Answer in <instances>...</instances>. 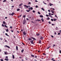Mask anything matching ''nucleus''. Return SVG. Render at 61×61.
Instances as JSON below:
<instances>
[{
  "label": "nucleus",
  "instance_id": "f257e3e1",
  "mask_svg": "<svg viewBox=\"0 0 61 61\" xmlns=\"http://www.w3.org/2000/svg\"><path fill=\"white\" fill-rule=\"evenodd\" d=\"M26 20H24L23 21V25L25 24V23H26Z\"/></svg>",
  "mask_w": 61,
  "mask_h": 61
},
{
  "label": "nucleus",
  "instance_id": "f03ea898",
  "mask_svg": "<svg viewBox=\"0 0 61 61\" xmlns=\"http://www.w3.org/2000/svg\"><path fill=\"white\" fill-rule=\"evenodd\" d=\"M34 40H32V41H30V43H31V44H34Z\"/></svg>",
  "mask_w": 61,
  "mask_h": 61
},
{
  "label": "nucleus",
  "instance_id": "7ed1b4c3",
  "mask_svg": "<svg viewBox=\"0 0 61 61\" xmlns=\"http://www.w3.org/2000/svg\"><path fill=\"white\" fill-rule=\"evenodd\" d=\"M24 6H25V7H26V8H28L29 7H28V6H27V5H24Z\"/></svg>",
  "mask_w": 61,
  "mask_h": 61
},
{
  "label": "nucleus",
  "instance_id": "20e7f679",
  "mask_svg": "<svg viewBox=\"0 0 61 61\" xmlns=\"http://www.w3.org/2000/svg\"><path fill=\"white\" fill-rule=\"evenodd\" d=\"M5 47H8V48H10V47L9 46H8L7 45H5Z\"/></svg>",
  "mask_w": 61,
  "mask_h": 61
},
{
  "label": "nucleus",
  "instance_id": "39448f33",
  "mask_svg": "<svg viewBox=\"0 0 61 61\" xmlns=\"http://www.w3.org/2000/svg\"><path fill=\"white\" fill-rule=\"evenodd\" d=\"M23 34L24 35H26V33L25 32V31H24L23 32Z\"/></svg>",
  "mask_w": 61,
  "mask_h": 61
},
{
  "label": "nucleus",
  "instance_id": "423d86ee",
  "mask_svg": "<svg viewBox=\"0 0 61 61\" xmlns=\"http://www.w3.org/2000/svg\"><path fill=\"white\" fill-rule=\"evenodd\" d=\"M40 39L41 40H43L44 39V37H43L42 36H41Z\"/></svg>",
  "mask_w": 61,
  "mask_h": 61
},
{
  "label": "nucleus",
  "instance_id": "0eeeda50",
  "mask_svg": "<svg viewBox=\"0 0 61 61\" xmlns=\"http://www.w3.org/2000/svg\"><path fill=\"white\" fill-rule=\"evenodd\" d=\"M51 12L52 13H53V14H54V11L53 10H51Z\"/></svg>",
  "mask_w": 61,
  "mask_h": 61
},
{
  "label": "nucleus",
  "instance_id": "6e6552de",
  "mask_svg": "<svg viewBox=\"0 0 61 61\" xmlns=\"http://www.w3.org/2000/svg\"><path fill=\"white\" fill-rule=\"evenodd\" d=\"M31 38H32L33 40H36V39L35 38H33V37H31Z\"/></svg>",
  "mask_w": 61,
  "mask_h": 61
},
{
  "label": "nucleus",
  "instance_id": "1a4fd4ad",
  "mask_svg": "<svg viewBox=\"0 0 61 61\" xmlns=\"http://www.w3.org/2000/svg\"><path fill=\"white\" fill-rule=\"evenodd\" d=\"M49 4H50V5L51 6H52V5H53V4H51V3H49Z\"/></svg>",
  "mask_w": 61,
  "mask_h": 61
},
{
  "label": "nucleus",
  "instance_id": "9d476101",
  "mask_svg": "<svg viewBox=\"0 0 61 61\" xmlns=\"http://www.w3.org/2000/svg\"><path fill=\"white\" fill-rule=\"evenodd\" d=\"M16 50L17 51L18 50V47L17 46H16Z\"/></svg>",
  "mask_w": 61,
  "mask_h": 61
},
{
  "label": "nucleus",
  "instance_id": "9b49d317",
  "mask_svg": "<svg viewBox=\"0 0 61 61\" xmlns=\"http://www.w3.org/2000/svg\"><path fill=\"white\" fill-rule=\"evenodd\" d=\"M36 21H41V20H40L39 19L37 20H36Z\"/></svg>",
  "mask_w": 61,
  "mask_h": 61
},
{
  "label": "nucleus",
  "instance_id": "f8f14e48",
  "mask_svg": "<svg viewBox=\"0 0 61 61\" xmlns=\"http://www.w3.org/2000/svg\"><path fill=\"white\" fill-rule=\"evenodd\" d=\"M14 14H15V13L14 12L12 13V14H11V15L12 16H13V15H14Z\"/></svg>",
  "mask_w": 61,
  "mask_h": 61
},
{
  "label": "nucleus",
  "instance_id": "ddd939ff",
  "mask_svg": "<svg viewBox=\"0 0 61 61\" xmlns=\"http://www.w3.org/2000/svg\"><path fill=\"white\" fill-rule=\"evenodd\" d=\"M22 5H23V3L20 4L19 5V6H21Z\"/></svg>",
  "mask_w": 61,
  "mask_h": 61
},
{
  "label": "nucleus",
  "instance_id": "4468645a",
  "mask_svg": "<svg viewBox=\"0 0 61 61\" xmlns=\"http://www.w3.org/2000/svg\"><path fill=\"white\" fill-rule=\"evenodd\" d=\"M5 35H6V36H9V35H8V34H7V33H5Z\"/></svg>",
  "mask_w": 61,
  "mask_h": 61
},
{
  "label": "nucleus",
  "instance_id": "2eb2a0df",
  "mask_svg": "<svg viewBox=\"0 0 61 61\" xmlns=\"http://www.w3.org/2000/svg\"><path fill=\"white\" fill-rule=\"evenodd\" d=\"M12 58L13 59H14L15 58V56H14V55H12Z\"/></svg>",
  "mask_w": 61,
  "mask_h": 61
},
{
  "label": "nucleus",
  "instance_id": "dca6fc26",
  "mask_svg": "<svg viewBox=\"0 0 61 61\" xmlns=\"http://www.w3.org/2000/svg\"><path fill=\"white\" fill-rule=\"evenodd\" d=\"M41 20L42 21V22H44V20H43V18H41Z\"/></svg>",
  "mask_w": 61,
  "mask_h": 61
},
{
  "label": "nucleus",
  "instance_id": "f3484780",
  "mask_svg": "<svg viewBox=\"0 0 61 61\" xmlns=\"http://www.w3.org/2000/svg\"><path fill=\"white\" fill-rule=\"evenodd\" d=\"M30 11V10H26V11H27V12H29V11Z\"/></svg>",
  "mask_w": 61,
  "mask_h": 61
},
{
  "label": "nucleus",
  "instance_id": "a211bd4d",
  "mask_svg": "<svg viewBox=\"0 0 61 61\" xmlns=\"http://www.w3.org/2000/svg\"><path fill=\"white\" fill-rule=\"evenodd\" d=\"M39 44H40V43H41V40H39Z\"/></svg>",
  "mask_w": 61,
  "mask_h": 61
},
{
  "label": "nucleus",
  "instance_id": "6ab92c4d",
  "mask_svg": "<svg viewBox=\"0 0 61 61\" xmlns=\"http://www.w3.org/2000/svg\"><path fill=\"white\" fill-rule=\"evenodd\" d=\"M31 56H32V57H35V56H34V55H31Z\"/></svg>",
  "mask_w": 61,
  "mask_h": 61
},
{
  "label": "nucleus",
  "instance_id": "aec40b11",
  "mask_svg": "<svg viewBox=\"0 0 61 61\" xmlns=\"http://www.w3.org/2000/svg\"><path fill=\"white\" fill-rule=\"evenodd\" d=\"M40 17H43V15H40Z\"/></svg>",
  "mask_w": 61,
  "mask_h": 61
},
{
  "label": "nucleus",
  "instance_id": "412c9836",
  "mask_svg": "<svg viewBox=\"0 0 61 61\" xmlns=\"http://www.w3.org/2000/svg\"><path fill=\"white\" fill-rule=\"evenodd\" d=\"M5 30L7 32H8V29H7L6 30Z\"/></svg>",
  "mask_w": 61,
  "mask_h": 61
},
{
  "label": "nucleus",
  "instance_id": "4be33fe9",
  "mask_svg": "<svg viewBox=\"0 0 61 61\" xmlns=\"http://www.w3.org/2000/svg\"><path fill=\"white\" fill-rule=\"evenodd\" d=\"M20 10L19 9H18L17 10V11H19Z\"/></svg>",
  "mask_w": 61,
  "mask_h": 61
},
{
  "label": "nucleus",
  "instance_id": "5701e85b",
  "mask_svg": "<svg viewBox=\"0 0 61 61\" xmlns=\"http://www.w3.org/2000/svg\"><path fill=\"white\" fill-rule=\"evenodd\" d=\"M36 36H39L40 35V34H39L38 33L37 34H36Z\"/></svg>",
  "mask_w": 61,
  "mask_h": 61
},
{
  "label": "nucleus",
  "instance_id": "b1692460",
  "mask_svg": "<svg viewBox=\"0 0 61 61\" xmlns=\"http://www.w3.org/2000/svg\"><path fill=\"white\" fill-rule=\"evenodd\" d=\"M5 21H4L3 22V24H5Z\"/></svg>",
  "mask_w": 61,
  "mask_h": 61
},
{
  "label": "nucleus",
  "instance_id": "393cba45",
  "mask_svg": "<svg viewBox=\"0 0 61 61\" xmlns=\"http://www.w3.org/2000/svg\"><path fill=\"white\" fill-rule=\"evenodd\" d=\"M24 51V49H23V50H22L21 51V52L22 53H23V51Z\"/></svg>",
  "mask_w": 61,
  "mask_h": 61
},
{
  "label": "nucleus",
  "instance_id": "a878e982",
  "mask_svg": "<svg viewBox=\"0 0 61 61\" xmlns=\"http://www.w3.org/2000/svg\"><path fill=\"white\" fill-rule=\"evenodd\" d=\"M28 40H29L30 41V40H32V39L31 38H29L28 39Z\"/></svg>",
  "mask_w": 61,
  "mask_h": 61
},
{
  "label": "nucleus",
  "instance_id": "bb28decb",
  "mask_svg": "<svg viewBox=\"0 0 61 61\" xmlns=\"http://www.w3.org/2000/svg\"><path fill=\"white\" fill-rule=\"evenodd\" d=\"M51 10H52V9L53 10H55V9H54V8H51Z\"/></svg>",
  "mask_w": 61,
  "mask_h": 61
},
{
  "label": "nucleus",
  "instance_id": "cd10ccee",
  "mask_svg": "<svg viewBox=\"0 0 61 61\" xmlns=\"http://www.w3.org/2000/svg\"><path fill=\"white\" fill-rule=\"evenodd\" d=\"M6 1V0H4L3 1V2H5Z\"/></svg>",
  "mask_w": 61,
  "mask_h": 61
},
{
  "label": "nucleus",
  "instance_id": "c85d7f7f",
  "mask_svg": "<svg viewBox=\"0 0 61 61\" xmlns=\"http://www.w3.org/2000/svg\"><path fill=\"white\" fill-rule=\"evenodd\" d=\"M41 9L43 10V11H45V10H44V8H41Z\"/></svg>",
  "mask_w": 61,
  "mask_h": 61
},
{
  "label": "nucleus",
  "instance_id": "c756f323",
  "mask_svg": "<svg viewBox=\"0 0 61 61\" xmlns=\"http://www.w3.org/2000/svg\"><path fill=\"white\" fill-rule=\"evenodd\" d=\"M56 19H54V21H56Z\"/></svg>",
  "mask_w": 61,
  "mask_h": 61
},
{
  "label": "nucleus",
  "instance_id": "7c9ffc66",
  "mask_svg": "<svg viewBox=\"0 0 61 61\" xmlns=\"http://www.w3.org/2000/svg\"><path fill=\"white\" fill-rule=\"evenodd\" d=\"M30 4H31V2H29L28 3V5H30Z\"/></svg>",
  "mask_w": 61,
  "mask_h": 61
},
{
  "label": "nucleus",
  "instance_id": "2f4dec72",
  "mask_svg": "<svg viewBox=\"0 0 61 61\" xmlns=\"http://www.w3.org/2000/svg\"><path fill=\"white\" fill-rule=\"evenodd\" d=\"M4 26H5V27H6V28H8V27L6 25H4Z\"/></svg>",
  "mask_w": 61,
  "mask_h": 61
},
{
  "label": "nucleus",
  "instance_id": "473e14b6",
  "mask_svg": "<svg viewBox=\"0 0 61 61\" xmlns=\"http://www.w3.org/2000/svg\"><path fill=\"white\" fill-rule=\"evenodd\" d=\"M50 46L49 47H48L47 48V49H49V48H50Z\"/></svg>",
  "mask_w": 61,
  "mask_h": 61
},
{
  "label": "nucleus",
  "instance_id": "72a5a7b5",
  "mask_svg": "<svg viewBox=\"0 0 61 61\" xmlns=\"http://www.w3.org/2000/svg\"><path fill=\"white\" fill-rule=\"evenodd\" d=\"M50 16L51 17V18H53V17H52V15H50Z\"/></svg>",
  "mask_w": 61,
  "mask_h": 61
},
{
  "label": "nucleus",
  "instance_id": "f704fd0d",
  "mask_svg": "<svg viewBox=\"0 0 61 61\" xmlns=\"http://www.w3.org/2000/svg\"><path fill=\"white\" fill-rule=\"evenodd\" d=\"M5 60H7V61H8V59H5Z\"/></svg>",
  "mask_w": 61,
  "mask_h": 61
},
{
  "label": "nucleus",
  "instance_id": "c9c22d12",
  "mask_svg": "<svg viewBox=\"0 0 61 61\" xmlns=\"http://www.w3.org/2000/svg\"><path fill=\"white\" fill-rule=\"evenodd\" d=\"M38 14H39V15H40V12H38Z\"/></svg>",
  "mask_w": 61,
  "mask_h": 61
},
{
  "label": "nucleus",
  "instance_id": "e433bc0d",
  "mask_svg": "<svg viewBox=\"0 0 61 61\" xmlns=\"http://www.w3.org/2000/svg\"><path fill=\"white\" fill-rule=\"evenodd\" d=\"M54 34L55 35H56V32H55Z\"/></svg>",
  "mask_w": 61,
  "mask_h": 61
},
{
  "label": "nucleus",
  "instance_id": "4c0bfd02",
  "mask_svg": "<svg viewBox=\"0 0 61 61\" xmlns=\"http://www.w3.org/2000/svg\"><path fill=\"white\" fill-rule=\"evenodd\" d=\"M46 16H47V17H48V16H49V15H46Z\"/></svg>",
  "mask_w": 61,
  "mask_h": 61
},
{
  "label": "nucleus",
  "instance_id": "58836bf2",
  "mask_svg": "<svg viewBox=\"0 0 61 61\" xmlns=\"http://www.w3.org/2000/svg\"><path fill=\"white\" fill-rule=\"evenodd\" d=\"M0 61H4V60L3 59H0Z\"/></svg>",
  "mask_w": 61,
  "mask_h": 61
},
{
  "label": "nucleus",
  "instance_id": "ea45409f",
  "mask_svg": "<svg viewBox=\"0 0 61 61\" xmlns=\"http://www.w3.org/2000/svg\"><path fill=\"white\" fill-rule=\"evenodd\" d=\"M23 17H24V18H25V15H24L23 16Z\"/></svg>",
  "mask_w": 61,
  "mask_h": 61
},
{
  "label": "nucleus",
  "instance_id": "a19ab883",
  "mask_svg": "<svg viewBox=\"0 0 61 61\" xmlns=\"http://www.w3.org/2000/svg\"><path fill=\"white\" fill-rule=\"evenodd\" d=\"M51 20L52 21H54V20L52 19H51Z\"/></svg>",
  "mask_w": 61,
  "mask_h": 61
},
{
  "label": "nucleus",
  "instance_id": "79ce46f5",
  "mask_svg": "<svg viewBox=\"0 0 61 61\" xmlns=\"http://www.w3.org/2000/svg\"><path fill=\"white\" fill-rule=\"evenodd\" d=\"M32 12H33V13H35V11L34 10H33Z\"/></svg>",
  "mask_w": 61,
  "mask_h": 61
},
{
  "label": "nucleus",
  "instance_id": "37998d69",
  "mask_svg": "<svg viewBox=\"0 0 61 61\" xmlns=\"http://www.w3.org/2000/svg\"><path fill=\"white\" fill-rule=\"evenodd\" d=\"M43 55H46V54L45 53H43Z\"/></svg>",
  "mask_w": 61,
  "mask_h": 61
},
{
  "label": "nucleus",
  "instance_id": "c03bdc74",
  "mask_svg": "<svg viewBox=\"0 0 61 61\" xmlns=\"http://www.w3.org/2000/svg\"><path fill=\"white\" fill-rule=\"evenodd\" d=\"M4 54L5 55H7V54L6 53V52H5Z\"/></svg>",
  "mask_w": 61,
  "mask_h": 61
},
{
  "label": "nucleus",
  "instance_id": "a18cd8bd",
  "mask_svg": "<svg viewBox=\"0 0 61 61\" xmlns=\"http://www.w3.org/2000/svg\"><path fill=\"white\" fill-rule=\"evenodd\" d=\"M51 37H52V38H54V36H52V35H51Z\"/></svg>",
  "mask_w": 61,
  "mask_h": 61
},
{
  "label": "nucleus",
  "instance_id": "49530a36",
  "mask_svg": "<svg viewBox=\"0 0 61 61\" xmlns=\"http://www.w3.org/2000/svg\"><path fill=\"white\" fill-rule=\"evenodd\" d=\"M30 8L31 10H32V9H33V8L32 7Z\"/></svg>",
  "mask_w": 61,
  "mask_h": 61
},
{
  "label": "nucleus",
  "instance_id": "de8ad7c7",
  "mask_svg": "<svg viewBox=\"0 0 61 61\" xmlns=\"http://www.w3.org/2000/svg\"><path fill=\"white\" fill-rule=\"evenodd\" d=\"M0 39L1 40H3V39H2L1 38H0Z\"/></svg>",
  "mask_w": 61,
  "mask_h": 61
},
{
  "label": "nucleus",
  "instance_id": "09e8293b",
  "mask_svg": "<svg viewBox=\"0 0 61 61\" xmlns=\"http://www.w3.org/2000/svg\"><path fill=\"white\" fill-rule=\"evenodd\" d=\"M6 58H7V59H8V56H6Z\"/></svg>",
  "mask_w": 61,
  "mask_h": 61
},
{
  "label": "nucleus",
  "instance_id": "8fccbe9b",
  "mask_svg": "<svg viewBox=\"0 0 61 61\" xmlns=\"http://www.w3.org/2000/svg\"><path fill=\"white\" fill-rule=\"evenodd\" d=\"M49 24H51V22L50 21L49 22Z\"/></svg>",
  "mask_w": 61,
  "mask_h": 61
},
{
  "label": "nucleus",
  "instance_id": "3c124183",
  "mask_svg": "<svg viewBox=\"0 0 61 61\" xmlns=\"http://www.w3.org/2000/svg\"><path fill=\"white\" fill-rule=\"evenodd\" d=\"M10 28L11 29H12V26H10Z\"/></svg>",
  "mask_w": 61,
  "mask_h": 61
},
{
  "label": "nucleus",
  "instance_id": "603ef678",
  "mask_svg": "<svg viewBox=\"0 0 61 61\" xmlns=\"http://www.w3.org/2000/svg\"><path fill=\"white\" fill-rule=\"evenodd\" d=\"M36 8H37L38 7V6L37 5H36Z\"/></svg>",
  "mask_w": 61,
  "mask_h": 61
},
{
  "label": "nucleus",
  "instance_id": "864d4df0",
  "mask_svg": "<svg viewBox=\"0 0 61 61\" xmlns=\"http://www.w3.org/2000/svg\"><path fill=\"white\" fill-rule=\"evenodd\" d=\"M60 53H61V51L60 50L59 51Z\"/></svg>",
  "mask_w": 61,
  "mask_h": 61
},
{
  "label": "nucleus",
  "instance_id": "5fc2aeb1",
  "mask_svg": "<svg viewBox=\"0 0 61 61\" xmlns=\"http://www.w3.org/2000/svg\"><path fill=\"white\" fill-rule=\"evenodd\" d=\"M11 32H14V30H11Z\"/></svg>",
  "mask_w": 61,
  "mask_h": 61
},
{
  "label": "nucleus",
  "instance_id": "6e6d98bb",
  "mask_svg": "<svg viewBox=\"0 0 61 61\" xmlns=\"http://www.w3.org/2000/svg\"><path fill=\"white\" fill-rule=\"evenodd\" d=\"M48 12H50V10H48Z\"/></svg>",
  "mask_w": 61,
  "mask_h": 61
},
{
  "label": "nucleus",
  "instance_id": "4d7b16f0",
  "mask_svg": "<svg viewBox=\"0 0 61 61\" xmlns=\"http://www.w3.org/2000/svg\"><path fill=\"white\" fill-rule=\"evenodd\" d=\"M26 20H29V19L28 18H26Z\"/></svg>",
  "mask_w": 61,
  "mask_h": 61
},
{
  "label": "nucleus",
  "instance_id": "13d9d810",
  "mask_svg": "<svg viewBox=\"0 0 61 61\" xmlns=\"http://www.w3.org/2000/svg\"><path fill=\"white\" fill-rule=\"evenodd\" d=\"M55 16L57 18V16H56V15H55Z\"/></svg>",
  "mask_w": 61,
  "mask_h": 61
},
{
  "label": "nucleus",
  "instance_id": "bf43d9fd",
  "mask_svg": "<svg viewBox=\"0 0 61 61\" xmlns=\"http://www.w3.org/2000/svg\"><path fill=\"white\" fill-rule=\"evenodd\" d=\"M51 60H54V58H52L51 59Z\"/></svg>",
  "mask_w": 61,
  "mask_h": 61
},
{
  "label": "nucleus",
  "instance_id": "052dcab7",
  "mask_svg": "<svg viewBox=\"0 0 61 61\" xmlns=\"http://www.w3.org/2000/svg\"><path fill=\"white\" fill-rule=\"evenodd\" d=\"M58 35H59L60 34V33H58Z\"/></svg>",
  "mask_w": 61,
  "mask_h": 61
},
{
  "label": "nucleus",
  "instance_id": "680f3d73",
  "mask_svg": "<svg viewBox=\"0 0 61 61\" xmlns=\"http://www.w3.org/2000/svg\"><path fill=\"white\" fill-rule=\"evenodd\" d=\"M49 15H51V14H50V13H49Z\"/></svg>",
  "mask_w": 61,
  "mask_h": 61
},
{
  "label": "nucleus",
  "instance_id": "e2e57ef3",
  "mask_svg": "<svg viewBox=\"0 0 61 61\" xmlns=\"http://www.w3.org/2000/svg\"><path fill=\"white\" fill-rule=\"evenodd\" d=\"M2 26L3 27L4 26V24H2Z\"/></svg>",
  "mask_w": 61,
  "mask_h": 61
},
{
  "label": "nucleus",
  "instance_id": "0e129e2a",
  "mask_svg": "<svg viewBox=\"0 0 61 61\" xmlns=\"http://www.w3.org/2000/svg\"><path fill=\"white\" fill-rule=\"evenodd\" d=\"M17 32L18 33H19V31L18 30L17 31Z\"/></svg>",
  "mask_w": 61,
  "mask_h": 61
},
{
  "label": "nucleus",
  "instance_id": "69168bd1",
  "mask_svg": "<svg viewBox=\"0 0 61 61\" xmlns=\"http://www.w3.org/2000/svg\"><path fill=\"white\" fill-rule=\"evenodd\" d=\"M7 17H5V19H7Z\"/></svg>",
  "mask_w": 61,
  "mask_h": 61
},
{
  "label": "nucleus",
  "instance_id": "338daca9",
  "mask_svg": "<svg viewBox=\"0 0 61 61\" xmlns=\"http://www.w3.org/2000/svg\"><path fill=\"white\" fill-rule=\"evenodd\" d=\"M31 23H34V22L33 21H31Z\"/></svg>",
  "mask_w": 61,
  "mask_h": 61
},
{
  "label": "nucleus",
  "instance_id": "774afa93",
  "mask_svg": "<svg viewBox=\"0 0 61 61\" xmlns=\"http://www.w3.org/2000/svg\"><path fill=\"white\" fill-rule=\"evenodd\" d=\"M34 61H37V60H34Z\"/></svg>",
  "mask_w": 61,
  "mask_h": 61
}]
</instances>
